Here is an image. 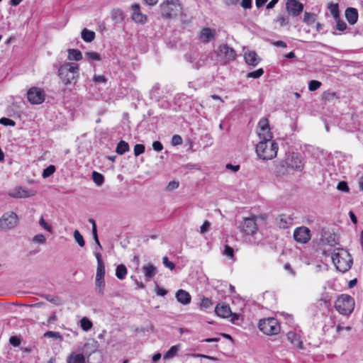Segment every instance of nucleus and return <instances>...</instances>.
I'll return each mask as SVG.
<instances>
[{
  "mask_svg": "<svg viewBox=\"0 0 363 363\" xmlns=\"http://www.w3.org/2000/svg\"><path fill=\"white\" fill-rule=\"evenodd\" d=\"M258 136L260 141L272 140V133L270 131L269 121L267 118H262L258 123Z\"/></svg>",
  "mask_w": 363,
  "mask_h": 363,
  "instance_id": "9d476101",
  "label": "nucleus"
},
{
  "mask_svg": "<svg viewBox=\"0 0 363 363\" xmlns=\"http://www.w3.org/2000/svg\"><path fill=\"white\" fill-rule=\"evenodd\" d=\"M318 303L320 305H322L323 304L325 306V308H328L330 306V300L326 297V296H322L319 301H318Z\"/></svg>",
  "mask_w": 363,
  "mask_h": 363,
  "instance_id": "e2e57ef3",
  "label": "nucleus"
},
{
  "mask_svg": "<svg viewBox=\"0 0 363 363\" xmlns=\"http://www.w3.org/2000/svg\"><path fill=\"white\" fill-rule=\"evenodd\" d=\"M278 145L273 140L259 141L256 145L258 157L264 160H272L277 156Z\"/></svg>",
  "mask_w": 363,
  "mask_h": 363,
  "instance_id": "7ed1b4c3",
  "label": "nucleus"
},
{
  "mask_svg": "<svg viewBox=\"0 0 363 363\" xmlns=\"http://www.w3.org/2000/svg\"><path fill=\"white\" fill-rule=\"evenodd\" d=\"M345 18L350 25H354L358 19V12L354 8L350 7L345 10Z\"/></svg>",
  "mask_w": 363,
  "mask_h": 363,
  "instance_id": "412c9836",
  "label": "nucleus"
},
{
  "mask_svg": "<svg viewBox=\"0 0 363 363\" xmlns=\"http://www.w3.org/2000/svg\"><path fill=\"white\" fill-rule=\"evenodd\" d=\"M223 255L230 259L235 260L234 250L230 246L225 245L224 246Z\"/></svg>",
  "mask_w": 363,
  "mask_h": 363,
  "instance_id": "ea45409f",
  "label": "nucleus"
},
{
  "mask_svg": "<svg viewBox=\"0 0 363 363\" xmlns=\"http://www.w3.org/2000/svg\"><path fill=\"white\" fill-rule=\"evenodd\" d=\"M276 21L279 23L280 26H285L289 24V16L284 13H279L277 17Z\"/></svg>",
  "mask_w": 363,
  "mask_h": 363,
  "instance_id": "58836bf2",
  "label": "nucleus"
},
{
  "mask_svg": "<svg viewBox=\"0 0 363 363\" xmlns=\"http://www.w3.org/2000/svg\"><path fill=\"white\" fill-rule=\"evenodd\" d=\"M331 259L336 269L341 272H347L353 263L350 254L342 248H336L331 255Z\"/></svg>",
  "mask_w": 363,
  "mask_h": 363,
  "instance_id": "f257e3e1",
  "label": "nucleus"
},
{
  "mask_svg": "<svg viewBox=\"0 0 363 363\" xmlns=\"http://www.w3.org/2000/svg\"><path fill=\"white\" fill-rule=\"evenodd\" d=\"M245 62L250 66L256 67L261 61V58L257 52L253 50H249L244 53Z\"/></svg>",
  "mask_w": 363,
  "mask_h": 363,
  "instance_id": "2eb2a0df",
  "label": "nucleus"
},
{
  "mask_svg": "<svg viewBox=\"0 0 363 363\" xmlns=\"http://www.w3.org/2000/svg\"><path fill=\"white\" fill-rule=\"evenodd\" d=\"M284 269L287 271L291 276L294 277L296 275L295 271L292 269L291 264L289 263H286L284 264Z\"/></svg>",
  "mask_w": 363,
  "mask_h": 363,
  "instance_id": "774afa93",
  "label": "nucleus"
},
{
  "mask_svg": "<svg viewBox=\"0 0 363 363\" xmlns=\"http://www.w3.org/2000/svg\"><path fill=\"white\" fill-rule=\"evenodd\" d=\"M68 60L79 61L82 59V54L81 51L77 49H68Z\"/></svg>",
  "mask_w": 363,
  "mask_h": 363,
  "instance_id": "bb28decb",
  "label": "nucleus"
},
{
  "mask_svg": "<svg viewBox=\"0 0 363 363\" xmlns=\"http://www.w3.org/2000/svg\"><path fill=\"white\" fill-rule=\"evenodd\" d=\"M67 363H85V357L82 354L72 352L67 357Z\"/></svg>",
  "mask_w": 363,
  "mask_h": 363,
  "instance_id": "b1692460",
  "label": "nucleus"
},
{
  "mask_svg": "<svg viewBox=\"0 0 363 363\" xmlns=\"http://www.w3.org/2000/svg\"><path fill=\"white\" fill-rule=\"evenodd\" d=\"M9 342L14 347H18L21 345V340L17 336H11L9 339Z\"/></svg>",
  "mask_w": 363,
  "mask_h": 363,
  "instance_id": "13d9d810",
  "label": "nucleus"
},
{
  "mask_svg": "<svg viewBox=\"0 0 363 363\" xmlns=\"http://www.w3.org/2000/svg\"><path fill=\"white\" fill-rule=\"evenodd\" d=\"M39 225L48 231H51V227L45 221L43 216L39 220Z\"/></svg>",
  "mask_w": 363,
  "mask_h": 363,
  "instance_id": "0e129e2a",
  "label": "nucleus"
},
{
  "mask_svg": "<svg viewBox=\"0 0 363 363\" xmlns=\"http://www.w3.org/2000/svg\"><path fill=\"white\" fill-rule=\"evenodd\" d=\"M175 297L178 302L183 305H187L190 303L191 297L189 292L184 289H179L177 291Z\"/></svg>",
  "mask_w": 363,
  "mask_h": 363,
  "instance_id": "a211bd4d",
  "label": "nucleus"
},
{
  "mask_svg": "<svg viewBox=\"0 0 363 363\" xmlns=\"http://www.w3.org/2000/svg\"><path fill=\"white\" fill-rule=\"evenodd\" d=\"M81 328L84 331H89L93 326L91 320L86 317H84L80 320Z\"/></svg>",
  "mask_w": 363,
  "mask_h": 363,
  "instance_id": "4c0bfd02",
  "label": "nucleus"
},
{
  "mask_svg": "<svg viewBox=\"0 0 363 363\" xmlns=\"http://www.w3.org/2000/svg\"><path fill=\"white\" fill-rule=\"evenodd\" d=\"M92 179L98 186L102 185L104 182V177L101 174L95 171L92 172Z\"/></svg>",
  "mask_w": 363,
  "mask_h": 363,
  "instance_id": "e433bc0d",
  "label": "nucleus"
},
{
  "mask_svg": "<svg viewBox=\"0 0 363 363\" xmlns=\"http://www.w3.org/2000/svg\"><path fill=\"white\" fill-rule=\"evenodd\" d=\"M18 223V216L13 211H9L3 214L0 218V228L9 230L14 228Z\"/></svg>",
  "mask_w": 363,
  "mask_h": 363,
  "instance_id": "1a4fd4ad",
  "label": "nucleus"
},
{
  "mask_svg": "<svg viewBox=\"0 0 363 363\" xmlns=\"http://www.w3.org/2000/svg\"><path fill=\"white\" fill-rule=\"evenodd\" d=\"M179 183L178 181H172L168 184V185L167 186V189L168 191H172L175 189H177L179 187Z\"/></svg>",
  "mask_w": 363,
  "mask_h": 363,
  "instance_id": "052dcab7",
  "label": "nucleus"
},
{
  "mask_svg": "<svg viewBox=\"0 0 363 363\" xmlns=\"http://www.w3.org/2000/svg\"><path fill=\"white\" fill-rule=\"evenodd\" d=\"M264 74V69L262 68H259L255 71L249 72L247 74V78H253L258 79Z\"/></svg>",
  "mask_w": 363,
  "mask_h": 363,
  "instance_id": "c03bdc74",
  "label": "nucleus"
},
{
  "mask_svg": "<svg viewBox=\"0 0 363 363\" xmlns=\"http://www.w3.org/2000/svg\"><path fill=\"white\" fill-rule=\"evenodd\" d=\"M216 313L223 318H230L232 315V311L229 305L225 303H218L215 308Z\"/></svg>",
  "mask_w": 363,
  "mask_h": 363,
  "instance_id": "dca6fc26",
  "label": "nucleus"
},
{
  "mask_svg": "<svg viewBox=\"0 0 363 363\" xmlns=\"http://www.w3.org/2000/svg\"><path fill=\"white\" fill-rule=\"evenodd\" d=\"M328 9L330 10V12L333 15L335 20H337L340 17L338 4H330L328 5Z\"/></svg>",
  "mask_w": 363,
  "mask_h": 363,
  "instance_id": "c9c22d12",
  "label": "nucleus"
},
{
  "mask_svg": "<svg viewBox=\"0 0 363 363\" xmlns=\"http://www.w3.org/2000/svg\"><path fill=\"white\" fill-rule=\"evenodd\" d=\"M337 189L342 191H345V192L349 191V186H348L347 182H345L344 181L340 182L337 184Z\"/></svg>",
  "mask_w": 363,
  "mask_h": 363,
  "instance_id": "5fc2aeb1",
  "label": "nucleus"
},
{
  "mask_svg": "<svg viewBox=\"0 0 363 363\" xmlns=\"http://www.w3.org/2000/svg\"><path fill=\"white\" fill-rule=\"evenodd\" d=\"M82 38L87 43L93 41L95 38V33L86 28L82 30L81 33Z\"/></svg>",
  "mask_w": 363,
  "mask_h": 363,
  "instance_id": "cd10ccee",
  "label": "nucleus"
},
{
  "mask_svg": "<svg viewBox=\"0 0 363 363\" xmlns=\"http://www.w3.org/2000/svg\"><path fill=\"white\" fill-rule=\"evenodd\" d=\"M133 8V13H132V19L136 22L140 23H144L147 21V17L145 15L143 14L140 12V8L138 4H134L132 6Z\"/></svg>",
  "mask_w": 363,
  "mask_h": 363,
  "instance_id": "f3484780",
  "label": "nucleus"
},
{
  "mask_svg": "<svg viewBox=\"0 0 363 363\" xmlns=\"http://www.w3.org/2000/svg\"><path fill=\"white\" fill-rule=\"evenodd\" d=\"M311 238V230L306 226L298 227L294 230V240L302 244L307 243Z\"/></svg>",
  "mask_w": 363,
  "mask_h": 363,
  "instance_id": "f8f14e48",
  "label": "nucleus"
},
{
  "mask_svg": "<svg viewBox=\"0 0 363 363\" xmlns=\"http://www.w3.org/2000/svg\"><path fill=\"white\" fill-rule=\"evenodd\" d=\"M10 195L14 198H27L33 194H30L27 189H23L21 186H18L12 191Z\"/></svg>",
  "mask_w": 363,
  "mask_h": 363,
  "instance_id": "5701e85b",
  "label": "nucleus"
},
{
  "mask_svg": "<svg viewBox=\"0 0 363 363\" xmlns=\"http://www.w3.org/2000/svg\"><path fill=\"white\" fill-rule=\"evenodd\" d=\"M105 264H97L96 278L104 279Z\"/></svg>",
  "mask_w": 363,
  "mask_h": 363,
  "instance_id": "a18cd8bd",
  "label": "nucleus"
},
{
  "mask_svg": "<svg viewBox=\"0 0 363 363\" xmlns=\"http://www.w3.org/2000/svg\"><path fill=\"white\" fill-rule=\"evenodd\" d=\"M288 13L294 17L299 16L303 10V4L298 0H288L286 4Z\"/></svg>",
  "mask_w": 363,
  "mask_h": 363,
  "instance_id": "ddd939ff",
  "label": "nucleus"
},
{
  "mask_svg": "<svg viewBox=\"0 0 363 363\" xmlns=\"http://www.w3.org/2000/svg\"><path fill=\"white\" fill-rule=\"evenodd\" d=\"M44 337L48 338H55L56 340H58L60 341L62 340V337L61 334L59 332H55V331H48L44 333Z\"/></svg>",
  "mask_w": 363,
  "mask_h": 363,
  "instance_id": "a19ab883",
  "label": "nucleus"
},
{
  "mask_svg": "<svg viewBox=\"0 0 363 363\" xmlns=\"http://www.w3.org/2000/svg\"><path fill=\"white\" fill-rule=\"evenodd\" d=\"M183 140L182 137L179 135H174L172 138V145H179L182 143Z\"/></svg>",
  "mask_w": 363,
  "mask_h": 363,
  "instance_id": "3c124183",
  "label": "nucleus"
},
{
  "mask_svg": "<svg viewBox=\"0 0 363 363\" xmlns=\"http://www.w3.org/2000/svg\"><path fill=\"white\" fill-rule=\"evenodd\" d=\"M27 98L32 104H40L45 101V93L41 89L34 86L28 91Z\"/></svg>",
  "mask_w": 363,
  "mask_h": 363,
  "instance_id": "9b49d317",
  "label": "nucleus"
},
{
  "mask_svg": "<svg viewBox=\"0 0 363 363\" xmlns=\"http://www.w3.org/2000/svg\"><path fill=\"white\" fill-rule=\"evenodd\" d=\"M0 123L5 126L9 125L13 127L16 125V122L14 121L5 117L0 118Z\"/></svg>",
  "mask_w": 363,
  "mask_h": 363,
  "instance_id": "09e8293b",
  "label": "nucleus"
},
{
  "mask_svg": "<svg viewBox=\"0 0 363 363\" xmlns=\"http://www.w3.org/2000/svg\"><path fill=\"white\" fill-rule=\"evenodd\" d=\"M335 307L340 314L350 315L354 308V299L348 294H341L335 301Z\"/></svg>",
  "mask_w": 363,
  "mask_h": 363,
  "instance_id": "39448f33",
  "label": "nucleus"
},
{
  "mask_svg": "<svg viewBox=\"0 0 363 363\" xmlns=\"http://www.w3.org/2000/svg\"><path fill=\"white\" fill-rule=\"evenodd\" d=\"M145 147L143 144H136L134 147V155L135 157L139 156L145 152Z\"/></svg>",
  "mask_w": 363,
  "mask_h": 363,
  "instance_id": "de8ad7c7",
  "label": "nucleus"
},
{
  "mask_svg": "<svg viewBox=\"0 0 363 363\" xmlns=\"http://www.w3.org/2000/svg\"><path fill=\"white\" fill-rule=\"evenodd\" d=\"M316 21V15L313 13L305 12L303 17V22L311 26Z\"/></svg>",
  "mask_w": 363,
  "mask_h": 363,
  "instance_id": "72a5a7b5",
  "label": "nucleus"
},
{
  "mask_svg": "<svg viewBox=\"0 0 363 363\" xmlns=\"http://www.w3.org/2000/svg\"><path fill=\"white\" fill-rule=\"evenodd\" d=\"M129 149L128 143L124 140H121L117 145L116 152L118 155H123L126 152H128Z\"/></svg>",
  "mask_w": 363,
  "mask_h": 363,
  "instance_id": "c756f323",
  "label": "nucleus"
},
{
  "mask_svg": "<svg viewBox=\"0 0 363 363\" xmlns=\"http://www.w3.org/2000/svg\"><path fill=\"white\" fill-rule=\"evenodd\" d=\"M95 286L96 292L103 296L104 294L105 280L104 279L96 278Z\"/></svg>",
  "mask_w": 363,
  "mask_h": 363,
  "instance_id": "2f4dec72",
  "label": "nucleus"
},
{
  "mask_svg": "<svg viewBox=\"0 0 363 363\" xmlns=\"http://www.w3.org/2000/svg\"><path fill=\"white\" fill-rule=\"evenodd\" d=\"M160 14L164 19H170L178 16L182 10L179 0H164L160 5Z\"/></svg>",
  "mask_w": 363,
  "mask_h": 363,
  "instance_id": "20e7f679",
  "label": "nucleus"
},
{
  "mask_svg": "<svg viewBox=\"0 0 363 363\" xmlns=\"http://www.w3.org/2000/svg\"><path fill=\"white\" fill-rule=\"evenodd\" d=\"M321 240L323 243L330 246H335L337 244L336 235L329 231H323L321 235Z\"/></svg>",
  "mask_w": 363,
  "mask_h": 363,
  "instance_id": "aec40b11",
  "label": "nucleus"
},
{
  "mask_svg": "<svg viewBox=\"0 0 363 363\" xmlns=\"http://www.w3.org/2000/svg\"><path fill=\"white\" fill-rule=\"evenodd\" d=\"M240 231L245 235H253L257 230L256 217L243 218L238 225Z\"/></svg>",
  "mask_w": 363,
  "mask_h": 363,
  "instance_id": "0eeeda50",
  "label": "nucleus"
},
{
  "mask_svg": "<svg viewBox=\"0 0 363 363\" xmlns=\"http://www.w3.org/2000/svg\"><path fill=\"white\" fill-rule=\"evenodd\" d=\"M112 18L116 21H121L123 19V12L120 9H113L112 11Z\"/></svg>",
  "mask_w": 363,
  "mask_h": 363,
  "instance_id": "8fccbe9b",
  "label": "nucleus"
},
{
  "mask_svg": "<svg viewBox=\"0 0 363 363\" xmlns=\"http://www.w3.org/2000/svg\"><path fill=\"white\" fill-rule=\"evenodd\" d=\"M58 76L65 84H74L79 76V67L74 62H66L58 69Z\"/></svg>",
  "mask_w": 363,
  "mask_h": 363,
  "instance_id": "f03ea898",
  "label": "nucleus"
},
{
  "mask_svg": "<svg viewBox=\"0 0 363 363\" xmlns=\"http://www.w3.org/2000/svg\"><path fill=\"white\" fill-rule=\"evenodd\" d=\"M85 58L88 61H100L101 60V55L99 53L94 51L86 52L84 54Z\"/></svg>",
  "mask_w": 363,
  "mask_h": 363,
  "instance_id": "f704fd0d",
  "label": "nucleus"
},
{
  "mask_svg": "<svg viewBox=\"0 0 363 363\" xmlns=\"http://www.w3.org/2000/svg\"><path fill=\"white\" fill-rule=\"evenodd\" d=\"M143 271L144 273L145 277L147 279H151L157 273V269L156 267L151 264H148L147 265H145L143 267Z\"/></svg>",
  "mask_w": 363,
  "mask_h": 363,
  "instance_id": "a878e982",
  "label": "nucleus"
},
{
  "mask_svg": "<svg viewBox=\"0 0 363 363\" xmlns=\"http://www.w3.org/2000/svg\"><path fill=\"white\" fill-rule=\"evenodd\" d=\"M128 270L124 264L117 266L116 269V276L120 280H123L126 277Z\"/></svg>",
  "mask_w": 363,
  "mask_h": 363,
  "instance_id": "c85d7f7f",
  "label": "nucleus"
},
{
  "mask_svg": "<svg viewBox=\"0 0 363 363\" xmlns=\"http://www.w3.org/2000/svg\"><path fill=\"white\" fill-rule=\"evenodd\" d=\"M321 86V82L317 80H311L308 83V89L311 91H314L319 89Z\"/></svg>",
  "mask_w": 363,
  "mask_h": 363,
  "instance_id": "49530a36",
  "label": "nucleus"
},
{
  "mask_svg": "<svg viewBox=\"0 0 363 363\" xmlns=\"http://www.w3.org/2000/svg\"><path fill=\"white\" fill-rule=\"evenodd\" d=\"M258 327L264 334L267 335H277L280 331V325L277 320L274 318L260 320Z\"/></svg>",
  "mask_w": 363,
  "mask_h": 363,
  "instance_id": "423d86ee",
  "label": "nucleus"
},
{
  "mask_svg": "<svg viewBox=\"0 0 363 363\" xmlns=\"http://www.w3.org/2000/svg\"><path fill=\"white\" fill-rule=\"evenodd\" d=\"M277 224L280 228L286 229L292 225V218L290 216L281 215L277 218Z\"/></svg>",
  "mask_w": 363,
  "mask_h": 363,
  "instance_id": "4be33fe9",
  "label": "nucleus"
},
{
  "mask_svg": "<svg viewBox=\"0 0 363 363\" xmlns=\"http://www.w3.org/2000/svg\"><path fill=\"white\" fill-rule=\"evenodd\" d=\"M48 301L53 303L55 306H60L63 304L62 299L59 297L51 294H46L43 296Z\"/></svg>",
  "mask_w": 363,
  "mask_h": 363,
  "instance_id": "473e14b6",
  "label": "nucleus"
},
{
  "mask_svg": "<svg viewBox=\"0 0 363 363\" xmlns=\"http://www.w3.org/2000/svg\"><path fill=\"white\" fill-rule=\"evenodd\" d=\"M217 31L214 28H203L199 35V40L203 43H208L216 39Z\"/></svg>",
  "mask_w": 363,
  "mask_h": 363,
  "instance_id": "4468645a",
  "label": "nucleus"
},
{
  "mask_svg": "<svg viewBox=\"0 0 363 363\" xmlns=\"http://www.w3.org/2000/svg\"><path fill=\"white\" fill-rule=\"evenodd\" d=\"M212 305H213V303H212L211 300L209 299L208 298H203L201 300V307H203V308H208Z\"/></svg>",
  "mask_w": 363,
  "mask_h": 363,
  "instance_id": "4d7b16f0",
  "label": "nucleus"
},
{
  "mask_svg": "<svg viewBox=\"0 0 363 363\" xmlns=\"http://www.w3.org/2000/svg\"><path fill=\"white\" fill-rule=\"evenodd\" d=\"M152 148L157 152H161L163 150V145L160 141H154Z\"/></svg>",
  "mask_w": 363,
  "mask_h": 363,
  "instance_id": "680f3d73",
  "label": "nucleus"
},
{
  "mask_svg": "<svg viewBox=\"0 0 363 363\" xmlns=\"http://www.w3.org/2000/svg\"><path fill=\"white\" fill-rule=\"evenodd\" d=\"M210 226H211V223L210 222H208V220H206L203 225L201 226L200 228V233L201 234H204L206 233V232L208 231L209 228H210Z\"/></svg>",
  "mask_w": 363,
  "mask_h": 363,
  "instance_id": "bf43d9fd",
  "label": "nucleus"
},
{
  "mask_svg": "<svg viewBox=\"0 0 363 363\" xmlns=\"http://www.w3.org/2000/svg\"><path fill=\"white\" fill-rule=\"evenodd\" d=\"M286 164L289 167L296 171H301L303 169L301 160L298 155H293L287 160Z\"/></svg>",
  "mask_w": 363,
  "mask_h": 363,
  "instance_id": "6ab92c4d",
  "label": "nucleus"
},
{
  "mask_svg": "<svg viewBox=\"0 0 363 363\" xmlns=\"http://www.w3.org/2000/svg\"><path fill=\"white\" fill-rule=\"evenodd\" d=\"M217 55L223 65L234 61L237 57L235 50L226 44L219 47Z\"/></svg>",
  "mask_w": 363,
  "mask_h": 363,
  "instance_id": "6e6552de",
  "label": "nucleus"
},
{
  "mask_svg": "<svg viewBox=\"0 0 363 363\" xmlns=\"http://www.w3.org/2000/svg\"><path fill=\"white\" fill-rule=\"evenodd\" d=\"M94 81L98 83H104L106 82V79L103 75H95L94 77Z\"/></svg>",
  "mask_w": 363,
  "mask_h": 363,
  "instance_id": "69168bd1",
  "label": "nucleus"
},
{
  "mask_svg": "<svg viewBox=\"0 0 363 363\" xmlns=\"http://www.w3.org/2000/svg\"><path fill=\"white\" fill-rule=\"evenodd\" d=\"M162 263L167 268H169L170 270H173L175 268V264L172 262H170L167 257H164L162 258Z\"/></svg>",
  "mask_w": 363,
  "mask_h": 363,
  "instance_id": "864d4df0",
  "label": "nucleus"
},
{
  "mask_svg": "<svg viewBox=\"0 0 363 363\" xmlns=\"http://www.w3.org/2000/svg\"><path fill=\"white\" fill-rule=\"evenodd\" d=\"M337 21V29L343 31L347 28V24L345 21H341L340 18L337 20H335Z\"/></svg>",
  "mask_w": 363,
  "mask_h": 363,
  "instance_id": "6e6d98bb",
  "label": "nucleus"
},
{
  "mask_svg": "<svg viewBox=\"0 0 363 363\" xmlns=\"http://www.w3.org/2000/svg\"><path fill=\"white\" fill-rule=\"evenodd\" d=\"M55 170H56L55 167L54 165L51 164L43 170L42 177L45 179L48 178L50 176H51L52 174H53L55 173Z\"/></svg>",
  "mask_w": 363,
  "mask_h": 363,
  "instance_id": "79ce46f5",
  "label": "nucleus"
},
{
  "mask_svg": "<svg viewBox=\"0 0 363 363\" xmlns=\"http://www.w3.org/2000/svg\"><path fill=\"white\" fill-rule=\"evenodd\" d=\"M287 339L290 341L294 345L297 347L299 349H303V344L301 341L299 340L297 335L294 332H289L286 335Z\"/></svg>",
  "mask_w": 363,
  "mask_h": 363,
  "instance_id": "393cba45",
  "label": "nucleus"
},
{
  "mask_svg": "<svg viewBox=\"0 0 363 363\" xmlns=\"http://www.w3.org/2000/svg\"><path fill=\"white\" fill-rule=\"evenodd\" d=\"M33 241L37 243L44 244L46 241V238L43 234H38L33 237Z\"/></svg>",
  "mask_w": 363,
  "mask_h": 363,
  "instance_id": "603ef678",
  "label": "nucleus"
},
{
  "mask_svg": "<svg viewBox=\"0 0 363 363\" xmlns=\"http://www.w3.org/2000/svg\"><path fill=\"white\" fill-rule=\"evenodd\" d=\"M180 349V345H176L172 346L164 354V359H172L174 357Z\"/></svg>",
  "mask_w": 363,
  "mask_h": 363,
  "instance_id": "7c9ffc66",
  "label": "nucleus"
},
{
  "mask_svg": "<svg viewBox=\"0 0 363 363\" xmlns=\"http://www.w3.org/2000/svg\"><path fill=\"white\" fill-rule=\"evenodd\" d=\"M155 291L158 296H164L167 294V291L164 289L160 288L158 286H156Z\"/></svg>",
  "mask_w": 363,
  "mask_h": 363,
  "instance_id": "338daca9",
  "label": "nucleus"
},
{
  "mask_svg": "<svg viewBox=\"0 0 363 363\" xmlns=\"http://www.w3.org/2000/svg\"><path fill=\"white\" fill-rule=\"evenodd\" d=\"M74 238L75 241L78 243L80 247H84L85 242L83 236L81 235L79 230H75L74 232Z\"/></svg>",
  "mask_w": 363,
  "mask_h": 363,
  "instance_id": "37998d69",
  "label": "nucleus"
}]
</instances>
